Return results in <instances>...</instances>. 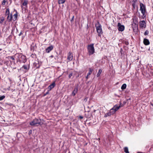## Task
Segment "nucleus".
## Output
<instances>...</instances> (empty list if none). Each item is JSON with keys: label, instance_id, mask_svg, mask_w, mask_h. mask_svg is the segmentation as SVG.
<instances>
[{"label": "nucleus", "instance_id": "a18cd8bd", "mask_svg": "<svg viewBox=\"0 0 153 153\" xmlns=\"http://www.w3.org/2000/svg\"><path fill=\"white\" fill-rule=\"evenodd\" d=\"M122 50H123L122 49V48H121V49H120V52H121V53H122L121 51H122Z\"/></svg>", "mask_w": 153, "mask_h": 153}, {"label": "nucleus", "instance_id": "37998d69", "mask_svg": "<svg viewBox=\"0 0 153 153\" xmlns=\"http://www.w3.org/2000/svg\"><path fill=\"white\" fill-rule=\"evenodd\" d=\"M16 34H17V33L18 32V29H17V28H16Z\"/></svg>", "mask_w": 153, "mask_h": 153}, {"label": "nucleus", "instance_id": "bb28decb", "mask_svg": "<svg viewBox=\"0 0 153 153\" xmlns=\"http://www.w3.org/2000/svg\"><path fill=\"white\" fill-rule=\"evenodd\" d=\"M17 12L16 11V13L14 14L13 15L14 18H13V20L14 21L16 20L17 18Z\"/></svg>", "mask_w": 153, "mask_h": 153}, {"label": "nucleus", "instance_id": "f03ea898", "mask_svg": "<svg viewBox=\"0 0 153 153\" xmlns=\"http://www.w3.org/2000/svg\"><path fill=\"white\" fill-rule=\"evenodd\" d=\"M95 27L98 33V36L100 37L102 33L101 25L100 24L99 22H98L97 24L96 25Z\"/></svg>", "mask_w": 153, "mask_h": 153}, {"label": "nucleus", "instance_id": "7ed1b4c3", "mask_svg": "<svg viewBox=\"0 0 153 153\" xmlns=\"http://www.w3.org/2000/svg\"><path fill=\"white\" fill-rule=\"evenodd\" d=\"M89 53V55L93 54L94 52V44H91L88 45L87 47Z\"/></svg>", "mask_w": 153, "mask_h": 153}, {"label": "nucleus", "instance_id": "2eb2a0df", "mask_svg": "<svg viewBox=\"0 0 153 153\" xmlns=\"http://www.w3.org/2000/svg\"><path fill=\"white\" fill-rule=\"evenodd\" d=\"M37 48V47L36 45H31L30 47L31 51L33 52L35 51H36V49Z\"/></svg>", "mask_w": 153, "mask_h": 153}, {"label": "nucleus", "instance_id": "c03bdc74", "mask_svg": "<svg viewBox=\"0 0 153 153\" xmlns=\"http://www.w3.org/2000/svg\"><path fill=\"white\" fill-rule=\"evenodd\" d=\"M8 79L10 81V82H11V81H12V80H11V79H10V78H8Z\"/></svg>", "mask_w": 153, "mask_h": 153}, {"label": "nucleus", "instance_id": "0eeeda50", "mask_svg": "<svg viewBox=\"0 0 153 153\" xmlns=\"http://www.w3.org/2000/svg\"><path fill=\"white\" fill-rule=\"evenodd\" d=\"M117 27H118V30L122 32L125 29L124 26L122 25L120 22L118 23Z\"/></svg>", "mask_w": 153, "mask_h": 153}, {"label": "nucleus", "instance_id": "dca6fc26", "mask_svg": "<svg viewBox=\"0 0 153 153\" xmlns=\"http://www.w3.org/2000/svg\"><path fill=\"white\" fill-rule=\"evenodd\" d=\"M12 19L13 16L12 13H11L10 14H9V15L7 16V21H8V22H10L12 20Z\"/></svg>", "mask_w": 153, "mask_h": 153}, {"label": "nucleus", "instance_id": "9d476101", "mask_svg": "<svg viewBox=\"0 0 153 153\" xmlns=\"http://www.w3.org/2000/svg\"><path fill=\"white\" fill-rule=\"evenodd\" d=\"M55 86V82L54 81L48 87V89H49V91L51 90L52 88H54Z\"/></svg>", "mask_w": 153, "mask_h": 153}, {"label": "nucleus", "instance_id": "b1692460", "mask_svg": "<svg viewBox=\"0 0 153 153\" xmlns=\"http://www.w3.org/2000/svg\"><path fill=\"white\" fill-rule=\"evenodd\" d=\"M65 1V0H58V2L59 4H63Z\"/></svg>", "mask_w": 153, "mask_h": 153}, {"label": "nucleus", "instance_id": "9b49d317", "mask_svg": "<svg viewBox=\"0 0 153 153\" xmlns=\"http://www.w3.org/2000/svg\"><path fill=\"white\" fill-rule=\"evenodd\" d=\"M140 26L141 27L145 28L146 27V23L144 20L141 21L140 22Z\"/></svg>", "mask_w": 153, "mask_h": 153}, {"label": "nucleus", "instance_id": "1a4fd4ad", "mask_svg": "<svg viewBox=\"0 0 153 153\" xmlns=\"http://www.w3.org/2000/svg\"><path fill=\"white\" fill-rule=\"evenodd\" d=\"M73 54L71 52H69L68 53V56L67 57V59L68 61H71L73 59Z\"/></svg>", "mask_w": 153, "mask_h": 153}, {"label": "nucleus", "instance_id": "e433bc0d", "mask_svg": "<svg viewBox=\"0 0 153 153\" xmlns=\"http://www.w3.org/2000/svg\"><path fill=\"white\" fill-rule=\"evenodd\" d=\"M124 43L126 45H128L129 44L128 42V41H125L124 42Z\"/></svg>", "mask_w": 153, "mask_h": 153}, {"label": "nucleus", "instance_id": "c9c22d12", "mask_svg": "<svg viewBox=\"0 0 153 153\" xmlns=\"http://www.w3.org/2000/svg\"><path fill=\"white\" fill-rule=\"evenodd\" d=\"M49 90L48 91H47L46 93H45L43 95V96H45L47 94H49Z\"/></svg>", "mask_w": 153, "mask_h": 153}, {"label": "nucleus", "instance_id": "aec40b11", "mask_svg": "<svg viewBox=\"0 0 153 153\" xmlns=\"http://www.w3.org/2000/svg\"><path fill=\"white\" fill-rule=\"evenodd\" d=\"M137 1V0H133V3H132V5L134 9L135 8Z\"/></svg>", "mask_w": 153, "mask_h": 153}, {"label": "nucleus", "instance_id": "20e7f679", "mask_svg": "<svg viewBox=\"0 0 153 153\" xmlns=\"http://www.w3.org/2000/svg\"><path fill=\"white\" fill-rule=\"evenodd\" d=\"M140 10L141 11V13L143 14V16H146L145 13L146 12V9L145 5H144L142 3H140Z\"/></svg>", "mask_w": 153, "mask_h": 153}, {"label": "nucleus", "instance_id": "39448f33", "mask_svg": "<svg viewBox=\"0 0 153 153\" xmlns=\"http://www.w3.org/2000/svg\"><path fill=\"white\" fill-rule=\"evenodd\" d=\"M19 61L21 63H25L27 60L26 56L22 54H20L18 56Z\"/></svg>", "mask_w": 153, "mask_h": 153}, {"label": "nucleus", "instance_id": "a19ab883", "mask_svg": "<svg viewBox=\"0 0 153 153\" xmlns=\"http://www.w3.org/2000/svg\"><path fill=\"white\" fill-rule=\"evenodd\" d=\"M126 103V101H123V105H125Z\"/></svg>", "mask_w": 153, "mask_h": 153}, {"label": "nucleus", "instance_id": "f8f14e48", "mask_svg": "<svg viewBox=\"0 0 153 153\" xmlns=\"http://www.w3.org/2000/svg\"><path fill=\"white\" fill-rule=\"evenodd\" d=\"M29 67L28 66L26 65H24L21 68V69L23 70V69H24L25 70V71H24L25 72H26L28 70H29Z\"/></svg>", "mask_w": 153, "mask_h": 153}, {"label": "nucleus", "instance_id": "49530a36", "mask_svg": "<svg viewBox=\"0 0 153 153\" xmlns=\"http://www.w3.org/2000/svg\"><path fill=\"white\" fill-rule=\"evenodd\" d=\"M151 105L153 106V104L151 103Z\"/></svg>", "mask_w": 153, "mask_h": 153}, {"label": "nucleus", "instance_id": "423d86ee", "mask_svg": "<svg viewBox=\"0 0 153 153\" xmlns=\"http://www.w3.org/2000/svg\"><path fill=\"white\" fill-rule=\"evenodd\" d=\"M116 105H114L113 108L110 109V111L111 114H114L116 111L119 109V107H116Z\"/></svg>", "mask_w": 153, "mask_h": 153}, {"label": "nucleus", "instance_id": "58836bf2", "mask_svg": "<svg viewBox=\"0 0 153 153\" xmlns=\"http://www.w3.org/2000/svg\"><path fill=\"white\" fill-rule=\"evenodd\" d=\"M73 73H71L69 75L68 77L69 78H71V77L72 76Z\"/></svg>", "mask_w": 153, "mask_h": 153}, {"label": "nucleus", "instance_id": "c756f323", "mask_svg": "<svg viewBox=\"0 0 153 153\" xmlns=\"http://www.w3.org/2000/svg\"><path fill=\"white\" fill-rule=\"evenodd\" d=\"M15 28H13L12 29V32H11V34L13 35V36H14V37L15 38L16 37V36H14L13 33V32L15 30Z\"/></svg>", "mask_w": 153, "mask_h": 153}, {"label": "nucleus", "instance_id": "f3484780", "mask_svg": "<svg viewBox=\"0 0 153 153\" xmlns=\"http://www.w3.org/2000/svg\"><path fill=\"white\" fill-rule=\"evenodd\" d=\"M28 2V1L27 0H24V2L22 3V5H21V7H22V5L24 6H25L26 7H27Z\"/></svg>", "mask_w": 153, "mask_h": 153}, {"label": "nucleus", "instance_id": "c85d7f7f", "mask_svg": "<svg viewBox=\"0 0 153 153\" xmlns=\"http://www.w3.org/2000/svg\"><path fill=\"white\" fill-rule=\"evenodd\" d=\"M5 98V96L4 95H3L2 96H0V101L2 100Z\"/></svg>", "mask_w": 153, "mask_h": 153}, {"label": "nucleus", "instance_id": "4be33fe9", "mask_svg": "<svg viewBox=\"0 0 153 153\" xmlns=\"http://www.w3.org/2000/svg\"><path fill=\"white\" fill-rule=\"evenodd\" d=\"M23 33H24V31H22L20 32V33L19 34V36H22V39H23L25 37V36H23Z\"/></svg>", "mask_w": 153, "mask_h": 153}, {"label": "nucleus", "instance_id": "6e6552de", "mask_svg": "<svg viewBox=\"0 0 153 153\" xmlns=\"http://www.w3.org/2000/svg\"><path fill=\"white\" fill-rule=\"evenodd\" d=\"M53 48V46L51 45L47 48L45 50L46 52L47 53H49L50 51H52Z\"/></svg>", "mask_w": 153, "mask_h": 153}, {"label": "nucleus", "instance_id": "2f4dec72", "mask_svg": "<svg viewBox=\"0 0 153 153\" xmlns=\"http://www.w3.org/2000/svg\"><path fill=\"white\" fill-rule=\"evenodd\" d=\"M6 1L5 0H3L2 2V5H4L5 4Z\"/></svg>", "mask_w": 153, "mask_h": 153}, {"label": "nucleus", "instance_id": "ea45409f", "mask_svg": "<svg viewBox=\"0 0 153 153\" xmlns=\"http://www.w3.org/2000/svg\"><path fill=\"white\" fill-rule=\"evenodd\" d=\"M83 118V117L82 116H79V118L80 119H82Z\"/></svg>", "mask_w": 153, "mask_h": 153}, {"label": "nucleus", "instance_id": "a878e982", "mask_svg": "<svg viewBox=\"0 0 153 153\" xmlns=\"http://www.w3.org/2000/svg\"><path fill=\"white\" fill-rule=\"evenodd\" d=\"M124 152L126 153H129L128 148L127 147H125L124 148Z\"/></svg>", "mask_w": 153, "mask_h": 153}, {"label": "nucleus", "instance_id": "a211bd4d", "mask_svg": "<svg viewBox=\"0 0 153 153\" xmlns=\"http://www.w3.org/2000/svg\"><path fill=\"white\" fill-rule=\"evenodd\" d=\"M102 71V69H100V70H99V71L97 74V77H99L100 76Z\"/></svg>", "mask_w": 153, "mask_h": 153}, {"label": "nucleus", "instance_id": "cd10ccee", "mask_svg": "<svg viewBox=\"0 0 153 153\" xmlns=\"http://www.w3.org/2000/svg\"><path fill=\"white\" fill-rule=\"evenodd\" d=\"M8 58L9 59H11L13 60H15L13 56H8Z\"/></svg>", "mask_w": 153, "mask_h": 153}, {"label": "nucleus", "instance_id": "f704fd0d", "mask_svg": "<svg viewBox=\"0 0 153 153\" xmlns=\"http://www.w3.org/2000/svg\"><path fill=\"white\" fill-rule=\"evenodd\" d=\"M74 18V16H73L72 17L71 20V23H72L73 22Z\"/></svg>", "mask_w": 153, "mask_h": 153}, {"label": "nucleus", "instance_id": "412c9836", "mask_svg": "<svg viewBox=\"0 0 153 153\" xmlns=\"http://www.w3.org/2000/svg\"><path fill=\"white\" fill-rule=\"evenodd\" d=\"M10 14V10L9 8H7L5 12V15L6 16H8Z\"/></svg>", "mask_w": 153, "mask_h": 153}, {"label": "nucleus", "instance_id": "72a5a7b5", "mask_svg": "<svg viewBox=\"0 0 153 153\" xmlns=\"http://www.w3.org/2000/svg\"><path fill=\"white\" fill-rule=\"evenodd\" d=\"M120 105L119 106H117V105H116V107H119V108H120V107H122L123 106V104H122L121 102H120Z\"/></svg>", "mask_w": 153, "mask_h": 153}, {"label": "nucleus", "instance_id": "79ce46f5", "mask_svg": "<svg viewBox=\"0 0 153 153\" xmlns=\"http://www.w3.org/2000/svg\"><path fill=\"white\" fill-rule=\"evenodd\" d=\"M89 75H88V74L87 75V76H86L85 78L86 79H88V76Z\"/></svg>", "mask_w": 153, "mask_h": 153}, {"label": "nucleus", "instance_id": "7c9ffc66", "mask_svg": "<svg viewBox=\"0 0 153 153\" xmlns=\"http://www.w3.org/2000/svg\"><path fill=\"white\" fill-rule=\"evenodd\" d=\"M4 18L3 17L1 18V19L0 22V23L2 24L3 23V21H4Z\"/></svg>", "mask_w": 153, "mask_h": 153}, {"label": "nucleus", "instance_id": "de8ad7c7", "mask_svg": "<svg viewBox=\"0 0 153 153\" xmlns=\"http://www.w3.org/2000/svg\"><path fill=\"white\" fill-rule=\"evenodd\" d=\"M18 134H19V133H17V135Z\"/></svg>", "mask_w": 153, "mask_h": 153}, {"label": "nucleus", "instance_id": "5701e85b", "mask_svg": "<svg viewBox=\"0 0 153 153\" xmlns=\"http://www.w3.org/2000/svg\"><path fill=\"white\" fill-rule=\"evenodd\" d=\"M111 114V112L109 111V112L106 113L104 116L105 117H107L110 116Z\"/></svg>", "mask_w": 153, "mask_h": 153}, {"label": "nucleus", "instance_id": "393cba45", "mask_svg": "<svg viewBox=\"0 0 153 153\" xmlns=\"http://www.w3.org/2000/svg\"><path fill=\"white\" fill-rule=\"evenodd\" d=\"M126 84H123L121 87V89L122 90H124L126 88Z\"/></svg>", "mask_w": 153, "mask_h": 153}, {"label": "nucleus", "instance_id": "6ab92c4d", "mask_svg": "<svg viewBox=\"0 0 153 153\" xmlns=\"http://www.w3.org/2000/svg\"><path fill=\"white\" fill-rule=\"evenodd\" d=\"M89 70V72L87 74L88 75H90L92 73V72L93 71V68H89L88 69Z\"/></svg>", "mask_w": 153, "mask_h": 153}, {"label": "nucleus", "instance_id": "473e14b6", "mask_svg": "<svg viewBox=\"0 0 153 153\" xmlns=\"http://www.w3.org/2000/svg\"><path fill=\"white\" fill-rule=\"evenodd\" d=\"M149 32L148 30H146V31L144 33V34L146 36L147 35H148L149 34Z\"/></svg>", "mask_w": 153, "mask_h": 153}, {"label": "nucleus", "instance_id": "f257e3e1", "mask_svg": "<svg viewBox=\"0 0 153 153\" xmlns=\"http://www.w3.org/2000/svg\"><path fill=\"white\" fill-rule=\"evenodd\" d=\"M29 124L31 126H38L42 124V120L40 118H35L29 123Z\"/></svg>", "mask_w": 153, "mask_h": 153}, {"label": "nucleus", "instance_id": "4c0bfd02", "mask_svg": "<svg viewBox=\"0 0 153 153\" xmlns=\"http://www.w3.org/2000/svg\"><path fill=\"white\" fill-rule=\"evenodd\" d=\"M32 130H30L29 131V132H28V134L29 135H30L31 134H32Z\"/></svg>", "mask_w": 153, "mask_h": 153}, {"label": "nucleus", "instance_id": "09e8293b", "mask_svg": "<svg viewBox=\"0 0 153 153\" xmlns=\"http://www.w3.org/2000/svg\"><path fill=\"white\" fill-rule=\"evenodd\" d=\"M89 82H87V84H88L89 83Z\"/></svg>", "mask_w": 153, "mask_h": 153}, {"label": "nucleus", "instance_id": "ddd939ff", "mask_svg": "<svg viewBox=\"0 0 153 153\" xmlns=\"http://www.w3.org/2000/svg\"><path fill=\"white\" fill-rule=\"evenodd\" d=\"M143 43L145 45H147L150 44V42L147 39L144 38L143 39Z\"/></svg>", "mask_w": 153, "mask_h": 153}, {"label": "nucleus", "instance_id": "8fccbe9b", "mask_svg": "<svg viewBox=\"0 0 153 153\" xmlns=\"http://www.w3.org/2000/svg\"><path fill=\"white\" fill-rule=\"evenodd\" d=\"M0 64H1V63H0Z\"/></svg>", "mask_w": 153, "mask_h": 153}, {"label": "nucleus", "instance_id": "4468645a", "mask_svg": "<svg viewBox=\"0 0 153 153\" xmlns=\"http://www.w3.org/2000/svg\"><path fill=\"white\" fill-rule=\"evenodd\" d=\"M78 90V86H76L74 88V91H73L72 93V95L74 96L75 94H76V93L77 92Z\"/></svg>", "mask_w": 153, "mask_h": 153}]
</instances>
